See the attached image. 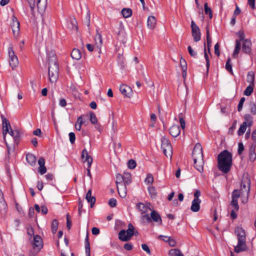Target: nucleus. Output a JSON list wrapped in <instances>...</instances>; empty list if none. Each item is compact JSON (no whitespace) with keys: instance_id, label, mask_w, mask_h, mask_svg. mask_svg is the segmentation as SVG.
<instances>
[{"instance_id":"nucleus-47","label":"nucleus","mask_w":256,"mask_h":256,"mask_svg":"<svg viewBox=\"0 0 256 256\" xmlns=\"http://www.w3.org/2000/svg\"><path fill=\"white\" fill-rule=\"evenodd\" d=\"M246 126H246V123H242V124H241L238 132V136H242L244 133Z\"/></svg>"},{"instance_id":"nucleus-44","label":"nucleus","mask_w":256,"mask_h":256,"mask_svg":"<svg viewBox=\"0 0 256 256\" xmlns=\"http://www.w3.org/2000/svg\"><path fill=\"white\" fill-rule=\"evenodd\" d=\"M242 192L238 190H234L232 194V199L238 200L240 194H242Z\"/></svg>"},{"instance_id":"nucleus-35","label":"nucleus","mask_w":256,"mask_h":256,"mask_svg":"<svg viewBox=\"0 0 256 256\" xmlns=\"http://www.w3.org/2000/svg\"><path fill=\"white\" fill-rule=\"evenodd\" d=\"M170 256H184L180 250L177 248L172 249L169 251Z\"/></svg>"},{"instance_id":"nucleus-28","label":"nucleus","mask_w":256,"mask_h":256,"mask_svg":"<svg viewBox=\"0 0 256 256\" xmlns=\"http://www.w3.org/2000/svg\"><path fill=\"white\" fill-rule=\"evenodd\" d=\"M150 213L151 220H154L155 222H162V219L160 214L154 210L152 209Z\"/></svg>"},{"instance_id":"nucleus-12","label":"nucleus","mask_w":256,"mask_h":256,"mask_svg":"<svg viewBox=\"0 0 256 256\" xmlns=\"http://www.w3.org/2000/svg\"><path fill=\"white\" fill-rule=\"evenodd\" d=\"M150 206V202H148L146 204L139 202L136 204V208L140 212L141 214H143L147 213L148 210H152V208Z\"/></svg>"},{"instance_id":"nucleus-22","label":"nucleus","mask_w":256,"mask_h":256,"mask_svg":"<svg viewBox=\"0 0 256 256\" xmlns=\"http://www.w3.org/2000/svg\"><path fill=\"white\" fill-rule=\"evenodd\" d=\"M156 24V20L154 16H150L147 20V26L148 28L152 30L154 28Z\"/></svg>"},{"instance_id":"nucleus-17","label":"nucleus","mask_w":256,"mask_h":256,"mask_svg":"<svg viewBox=\"0 0 256 256\" xmlns=\"http://www.w3.org/2000/svg\"><path fill=\"white\" fill-rule=\"evenodd\" d=\"M252 43L250 40L245 39L242 42V50L246 54H250L251 52Z\"/></svg>"},{"instance_id":"nucleus-7","label":"nucleus","mask_w":256,"mask_h":256,"mask_svg":"<svg viewBox=\"0 0 256 256\" xmlns=\"http://www.w3.org/2000/svg\"><path fill=\"white\" fill-rule=\"evenodd\" d=\"M250 180L248 176H244L242 177L241 185L240 191L242 192V195H246V199H248V194L250 190ZM247 200H246V201Z\"/></svg>"},{"instance_id":"nucleus-29","label":"nucleus","mask_w":256,"mask_h":256,"mask_svg":"<svg viewBox=\"0 0 256 256\" xmlns=\"http://www.w3.org/2000/svg\"><path fill=\"white\" fill-rule=\"evenodd\" d=\"M71 56L73 59L79 60L82 57L80 51L77 48H74L71 52Z\"/></svg>"},{"instance_id":"nucleus-62","label":"nucleus","mask_w":256,"mask_h":256,"mask_svg":"<svg viewBox=\"0 0 256 256\" xmlns=\"http://www.w3.org/2000/svg\"><path fill=\"white\" fill-rule=\"evenodd\" d=\"M201 192L199 190H196V192L194 193V200H201L199 198L200 196Z\"/></svg>"},{"instance_id":"nucleus-24","label":"nucleus","mask_w":256,"mask_h":256,"mask_svg":"<svg viewBox=\"0 0 256 256\" xmlns=\"http://www.w3.org/2000/svg\"><path fill=\"white\" fill-rule=\"evenodd\" d=\"M126 184H120L117 186V189L120 196L124 198L126 196Z\"/></svg>"},{"instance_id":"nucleus-30","label":"nucleus","mask_w":256,"mask_h":256,"mask_svg":"<svg viewBox=\"0 0 256 256\" xmlns=\"http://www.w3.org/2000/svg\"><path fill=\"white\" fill-rule=\"evenodd\" d=\"M244 122L243 123H246V126H250L252 124V118L250 114H246L244 116Z\"/></svg>"},{"instance_id":"nucleus-26","label":"nucleus","mask_w":256,"mask_h":256,"mask_svg":"<svg viewBox=\"0 0 256 256\" xmlns=\"http://www.w3.org/2000/svg\"><path fill=\"white\" fill-rule=\"evenodd\" d=\"M201 200H193L190 206V210L193 212H198L200 210Z\"/></svg>"},{"instance_id":"nucleus-42","label":"nucleus","mask_w":256,"mask_h":256,"mask_svg":"<svg viewBox=\"0 0 256 256\" xmlns=\"http://www.w3.org/2000/svg\"><path fill=\"white\" fill-rule=\"evenodd\" d=\"M250 160L253 162L255 160L256 158V155L255 154L254 148L253 147H251L250 149V156H249Z\"/></svg>"},{"instance_id":"nucleus-23","label":"nucleus","mask_w":256,"mask_h":256,"mask_svg":"<svg viewBox=\"0 0 256 256\" xmlns=\"http://www.w3.org/2000/svg\"><path fill=\"white\" fill-rule=\"evenodd\" d=\"M126 231L128 238H124V240H129L134 234V227L132 224H128V229Z\"/></svg>"},{"instance_id":"nucleus-6","label":"nucleus","mask_w":256,"mask_h":256,"mask_svg":"<svg viewBox=\"0 0 256 256\" xmlns=\"http://www.w3.org/2000/svg\"><path fill=\"white\" fill-rule=\"evenodd\" d=\"M161 147L164 154L167 156L172 158V148L171 144L168 138L163 136L161 140Z\"/></svg>"},{"instance_id":"nucleus-58","label":"nucleus","mask_w":256,"mask_h":256,"mask_svg":"<svg viewBox=\"0 0 256 256\" xmlns=\"http://www.w3.org/2000/svg\"><path fill=\"white\" fill-rule=\"evenodd\" d=\"M12 137H13L15 142H18L19 141V139L20 138V132L18 130H16V132L14 134Z\"/></svg>"},{"instance_id":"nucleus-20","label":"nucleus","mask_w":256,"mask_h":256,"mask_svg":"<svg viewBox=\"0 0 256 256\" xmlns=\"http://www.w3.org/2000/svg\"><path fill=\"white\" fill-rule=\"evenodd\" d=\"M170 134L174 137L178 136L180 132V128L178 125H174L170 128Z\"/></svg>"},{"instance_id":"nucleus-13","label":"nucleus","mask_w":256,"mask_h":256,"mask_svg":"<svg viewBox=\"0 0 256 256\" xmlns=\"http://www.w3.org/2000/svg\"><path fill=\"white\" fill-rule=\"evenodd\" d=\"M68 28L72 31V33L78 32V22L76 18L73 17H70L69 22L68 24Z\"/></svg>"},{"instance_id":"nucleus-53","label":"nucleus","mask_w":256,"mask_h":256,"mask_svg":"<svg viewBox=\"0 0 256 256\" xmlns=\"http://www.w3.org/2000/svg\"><path fill=\"white\" fill-rule=\"evenodd\" d=\"M72 222L68 214H66V228L68 230L71 228Z\"/></svg>"},{"instance_id":"nucleus-60","label":"nucleus","mask_w":256,"mask_h":256,"mask_svg":"<svg viewBox=\"0 0 256 256\" xmlns=\"http://www.w3.org/2000/svg\"><path fill=\"white\" fill-rule=\"evenodd\" d=\"M38 172L42 175L44 174L46 172V168L45 166H39Z\"/></svg>"},{"instance_id":"nucleus-14","label":"nucleus","mask_w":256,"mask_h":256,"mask_svg":"<svg viewBox=\"0 0 256 256\" xmlns=\"http://www.w3.org/2000/svg\"><path fill=\"white\" fill-rule=\"evenodd\" d=\"M120 90L122 94L126 97L130 98V96H132V88L127 85H121L120 87Z\"/></svg>"},{"instance_id":"nucleus-10","label":"nucleus","mask_w":256,"mask_h":256,"mask_svg":"<svg viewBox=\"0 0 256 256\" xmlns=\"http://www.w3.org/2000/svg\"><path fill=\"white\" fill-rule=\"evenodd\" d=\"M2 123V134L4 140H6V136L8 130H11V126L8 120L3 114L0 115Z\"/></svg>"},{"instance_id":"nucleus-41","label":"nucleus","mask_w":256,"mask_h":256,"mask_svg":"<svg viewBox=\"0 0 256 256\" xmlns=\"http://www.w3.org/2000/svg\"><path fill=\"white\" fill-rule=\"evenodd\" d=\"M116 186L120 184H125L122 176L120 174H117L116 176Z\"/></svg>"},{"instance_id":"nucleus-37","label":"nucleus","mask_w":256,"mask_h":256,"mask_svg":"<svg viewBox=\"0 0 256 256\" xmlns=\"http://www.w3.org/2000/svg\"><path fill=\"white\" fill-rule=\"evenodd\" d=\"M58 222L57 220L54 219L52 220L51 224V230L53 234L56 232L58 227Z\"/></svg>"},{"instance_id":"nucleus-46","label":"nucleus","mask_w":256,"mask_h":256,"mask_svg":"<svg viewBox=\"0 0 256 256\" xmlns=\"http://www.w3.org/2000/svg\"><path fill=\"white\" fill-rule=\"evenodd\" d=\"M147 184H152L154 182V177L151 174H148L144 180Z\"/></svg>"},{"instance_id":"nucleus-51","label":"nucleus","mask_w":256,"mask_h":256,"mask_svg":"<svg viewBox=\"0 0 256 256\" xmlns=\"http://www.w3.org/2000/svg\"><path fill=\"white\" fill-rule=\"evenodd\" d=\"M26 230L28 234L30 236V237L32 236L34 237V236H35L34 234V228L31 225H29L28 227H26Z\"/></svg>"},{"instance_id":"nucleus-33","label":"nucleus","mask_w":256,"mask_h":256,"mask_svg":"<svg viewBox=\"0 0 256 256\" xmlns=\"http://www.w3.org/2000/svg\"><path fill=\"white\" fill-rule=\"evenodd\" d=\"M254 74L253 72L250 71L248 73L246 77V81L250 83V85L254 84Z\"/></svg>"},{"instance_id":"nucleus-21","label":"nucleus","mask_w":256,"mask_h":256,"mask_svg":"<svg viewBox=\"0 0 256 256\" xmlns=\"http://www.w3.org/2000/svg\"><path fill=\"white\" fill-rule=\"evenodd\" d=\"M94 40L96 46L100 50L102 45V36L100 34L98 30H96V34L94 37Z\"/></svg>"},{"instance_id":"nucleus-4","label":"nucleus","mask_w":256,"mask_h":256,"mask_svg":"<svg viewBox=\"0 0 256 256\" xmlns=\"http://www.w3.org/2000/svg\"><path fill=\"white\" fill-rule=\"evenodd\" d=\"M48 74L49 80L53 83L56 81L58 78L59 66L58 62L48 64Z\"/></svg>"},{"instance_id":"nucleus-64","label":"nucleus","mask_w":256,"mask_h":256,"mask_svg":"<svg viewBox=\"0 0 256 256\" xmlns=\"http://www.w3.org/2000/svg\"><path fill=\"white\" fill-rule=\"evenodd\" d=\"M69 138L70 141L71 142V144H74L76 140L75 134L72 132H70L69 134Z\"/></svg>"},{"instance_id":"nucleus-34","label":"nucleus","mask_w":256,"mask_h":256,"mask_svg":"<svg viewBox=\"0 0 256 256\" xmlns=\"http://www.w3.org/2000/svg\"><path fill=\"white\" fill-rule=\"evenodd\" d=\"M85 251L86 256H90V244L88 241V234H87L86 240H85Z\"/></svg>"},{"instance_id":"nucleus-9","label":"nucleus","mask_w":256,"mask_h":256,"mask_svg":"<svg viewBox=\"0 0 256 256\" xmlns=\"http://www.w3.org/2000/svg\"><path fill=\"white\" fill-rule=\"evenodd\" d=\"M191 28L192 36L194 38V41L196 42H198L200 40L201 33L200 28L194 20H192L191 22Z\"/></svg>"},{"instance_id":"nucleus-18","label":"nucleus","mask_w":256,"mask_h":256,"mask_svg":"<svg viewBox=\"0 0 256 256\" xmlns=\"http://www.w3.org/2000/svg\"><path fill=\"white\" fill-rule=\"evenodd\" d=\"M46 58L48 59V64L54 62H58L56 61V58L55 52L52 50H46Z\"/></svg>"},{"instance_id":"nucleus-15","label":"nucleus","mask_w":256,"mask_h":256,"mask_svg":"<svg viewBox=\"0 0 256 256\" xmlns=\"http://www.w3.org/2000/svg\"><path fill=\"white\" fill-rule=\"evenodd\" d=\"M82 158L83 160L85 158L84 162H87L88 167L90 168L92 162V158L88 154L87 150H86V149H84L82 151Z\"/></svg>"},{"instance_id":"nucleus-43","label":"nucleus","mask_w":256,"mask_h":256,"mask_svg":"<svg viewBox=\"0 0 256 256\" xmlns=\"http://www.w3.org/2000/svg\"><path fill=\"white\" fill-rule=\"evenodd\" d=\"M253 86L254 85H250L248 86L245 90L244 91V94H245L246 96H250L254 90Z\"/></svg>"},{"instance_id":"nucleus-19","label":"nucleus","mask_w":256,"mask_h":256,"mask_svg":"<svg viewBox=\"0 0 256 256\" xmlns=\"http://www.w3.org/2000/svg\"><path fill=\"white\" fill-rule=\"evenodd\" d=\"M7 204L4 199V194L2 190L0 188V212H6Z\"/></svg>"},{"instance_id":"nucleus-11","label":"nucleus","mask_w":256,"mask_h":256,"mask_svg":"<svg viewBox=\"0 0 256 256\" xmlns=\"http://www.w3.org/2000/svg\"><path fill=\"white\" fill-rule=\"evenodd\" d=\"M32 245L34 248H37L38 251L43 248L42 239L38 234L34 236Z\"/></svg>"},{"instance_id":"nucleus-38","label":"nucleus","mask_w":256,"mask_h":256,"mask_svg":"<svg viewBox=\"0 0 256 256\" xmlns=\"http://www.w3.org/2000/svg\"><path fill=\"white\" fill-rule=\"evenodd\" d=\"M148 192L152 198H155L157 196V192H156V188L152 186H149L148 188Z\"/></svg>"},{"instance_id":"nucleus-5","label":"nucleus","mask_w":256,"mask_h":256,"mask_svg":"<svg viewBox=\"0 0 256 256\" xmlns=\"http://www.w3.org/2000/svg\"><path fill=\"white\" fill-rule=\"evenodd\" d=\"M48 0H28V4L32 11H33L36 6L38 12L42 13L45 11L47 6Z\"/></svg>"},{"instance_id":"nucleus-49","label":"nucleus","mask_w":256,"mask_h":256,"mask_svg":"<svg viewBox=\"0 0 256 256\" xmlns=\"http://www.w3.org/2000/svg\"><path fill=\"white\" fill-rule=\"evenodd\" d=\"M230 58H228L226 64V70L230 72V74H232V64H230Z\"/></svg>"},{"instance_id":"nucleus-16","label":"nucleus","mask_w":256,"mask_h":256,"mask_svg":"<svg viewBox=\"0 0 256 256\" xmlns=\"http://www.w3.org/2000/svg\"><path fill=\"white\" fill-rule=\"evenodd\" d=\"M12 28L14 33V34L15 35L16 33V34H18L20 31V24L17 18L14 16L12 18Z\"/></svg>"},{"instance_id":"nucleus-32","label":"nucleus","mask_w":256,"mask_h":256,"mask_svg":"<svg viewBox=\"0 0 256 256\" xmlns=\"http://www.w3.org/2000/svg\"><path fill=\"white\" fill-rule=\"evenodd\" d=\"M241 48V42L238 40L236 41V46L232 54L233 57H236L239 54Z\"/></svg>"},{"instance_id":"nucleus-54","label":"nucleus","mask_w":256,"mask_h":256,"mask_svg":"<svg viewBox=\"0 0 256 256\" xmlns=\"http://www.w3.org/2000/svg\"><path fill=\"white\" fill-rule=\"evenodd\" d=\"M84 117H85L84 115H82L78 117L76 122L82 126V125L84 124L86 122V120L84 118Z\"/></svg>"},{"instance_id":"nucleus-40","label":"nucleus","mask_w":256,"mask_h":256,"mask_svg":"<svg viewBox=\"0 0 256 256\" xmlns=\"http://www.w3.org/2000/svg\"><path fill=\"white\" fill-rule=\"evenodd\" d=\"M204 12L206 14H208L210 18H212V13L211 8L208 6V3L206 2L204 4Z\"/></svg>"},{"instance_id":"nucleus-63","label":"nucleus","mask_w":256,"mask_h":256,"mask_svg":"<svg viewBox=\"0 0 256 256\" xmlns=\"http://www.w3.org/2000/svg\"><path fill=\"white\" fill-rule=\"evenodd\" d=\"M188 52L192 56V57H196L197 54L196 52L192 49V48H191L190 46H188Z\"/></svg>"},{"instance_id":"nucleus-27","label":"nucleus","mask_w":256,"mask_h":256,"mask_svg":"<svg viewBox=\"0 0 256 256\" xmlns=\"http://www.w3.org/2000/svg\"><path fill=\"white\" fill-rule=\"evenodd\" d=\"M86 198L88 202L90 203V207L92 208L96 202V198L92 196V190H89L86 194Z\"/></svg>"},{"instance_id":"nucleus-2","label":"nucleus","mask_w":256,"mask_h":256,"mask_svg":"<svg viewBox=\"0 0 256 256\" xmlns=\"http://www.w3.org/2000/svg\"><path fill=\"white\" fill-rule=\"evenodd\" d=\"M192 156L194 159V164H196L198 162L200 164L198 167L196 166L197 170L200 172L203 171V165L204 162L203 160V154L202 151V146L199 143H197L193 150Z\"/></svg>"},{"instance_id":"nucleus-52","label":"nucleus","mask_w":256,"mask_h":256,"mask_svg":"<svg viewBox=\"0 0 256 256\" xmlns=\"http://www.w3.org/2000/svg\"><path fill=\"white\" fill-rule=\"evenodd\" d=\"M136 162L133 160H130L128 162V166L130 169H134L136 166Z\"/></svg>"},{"instance_id":"nucleus-45","label":"nucleus","mask_w":256,"mask_h":256,"mask_svg":"<svg viewBox=\"0 0 256 256\" xmlns=\"http://www.w3.org/2000/svg\"><path fill=\"white\" fill-rule=\"evenodd\" d=\"M124 238H128V236H126V230H121L118 233V238L122 241L127 242L128 240H124Z\"/></svg>"},{"instance_id":"nucleus-59","label":"nucleus","mask_w":256,"mask_h":256,"mask_svg":"<svg viewBox=\"0 0 256 256\" xmlns=\"http://www.w3.org/2000/svg\"><path fill=\"white\" fill-rule=\"evenodd\" d=\"M116 200L114 198H112L108 202V204L110 207L114 208L116 205Z\"/></svg>"},{"instance_id":"nucleus-55","label":"nucleus","mask_w":256,"mask_h":256,"mask_svg":"<svg viewBox=\"0 0 256 256\" xmlns=\"http://www.w3.org/2000/svg\"><path fill=\"white\" fill-rule=\"evenodd\" d=\"M250 112L252 114H256V104L253 102H251L250 104Z\"/></svg>"},{"instance_id":"nucleus-61","label":"nucleus","mask_w":256,"mask_h":256,"mask_svg":"<svg viewBox=\"0 0 256 256\" xmlns=\"http://www.w3.org/2000/svg\"><path fill=\"white\" fill-rule=\"evenodd\" d=\"M231 205L234 206V209L236 210H238L239 206L238 205V200H232L231 202Z\"/></svg>"},{"instance_id":"nucleus-48","label":"nucleus","mask_w":256,"mask_h":256,"mask_svg":"<svg viewBox=\"0 0 256 256\" xmlns=\"http://www.w3.org/2000/svg\"><path fill=\"white\" fill-rule=\"evenodd\" d=\"M90 120L92 124H96L98 122V119L96 116L92 112H90Z\"/></svg>"},{"instance_id":"nucleus-31","label":"nucleus","mask_w":256,"mask_h":256,"mask_svg":"<svg viewBox=\"0 0 256 256\" xmlns=\"http://www.w3.org/2000/svg\"><path fill=\"white\" fill-rule=\"evenodd\" d=\"M124 183L126 184H129L132 182V176L130 173L128 172H124L122 176Z\"/></svg>"},{"instance_id":"nucleus-36","label":"nucleus","mask_w":256,"mask_h":256,"mask_svg":"<svg viewBox=\"0 0 256 256\" xmlns=\"http://www.w3.org/2000/svg\"><path fill=\"white\" fill-rule=\"evenodd\" d=\"M121 13L124 18H128L132 16V10L128 8H124L122 10Z\"/></svg>"},{"instance_id":"nucleus-8","label":"nucleus","mask_w":256,"mask_h":256,"mask_svg":"<svg viewBox=\"0 0 256 256\" xmlns=\"http://www.w3.org/2000/svg\"><path fill=\"white\" fill-rule=\"evenodd\" d=\"M8 53L10 58V66L12 70H14L18 64V56L14 54L12 44L8 48Z\"/></svg>"},{"instance_id":"nucleus-25","label":"nucleus","mask_w":256,"mask_h":256,"mask_svg":"<svg viewBox=\"0 0 256 256\" xmlns=\"http://www.w3.org/2000/svg\"><path fill=\"white\" fill-rule=\"evenodd\" d=\"M27 162L32 166H34L36 164V157L32 154L28 153L26 155Z\"/></svg>"},{"instance_id":"nucleus-1","label":"nucleus","mask_w":256,"mask_h":256,"mask_svg":"<svg viewBox=\"0 0 256 256\" xmlns=\"http://www.w3.org/2000/svg\"><path fill=\"white\" fill-rule=\"evenodd\" d=\"M218 168L224 173H228L232 166V154L226 150L221 152L218 156Z\"/></svg>"},{"instance_id":"nucleus-56","label":"nucleus","mask_w":256,"mask_h":256,"mask_svg":"<svg viewBox=\"0 0 256 256\" xmlns=\"http://www.w3.org/2000/svg\"><path fill=\"white\" fill-rule=\"evenodd\" d=\"M180 64L182 70H187V64L185 60L182 57L180 60Z\"/></svg>"},{"instance_id":"nucleus-57","label":"nucleus","mask_w":256,"mask_h":256,"mask_svg":"<svg viewBox=\"0 0 256 256\" xmlns=\"http://www.w3.org/2000/svg\"><path fill=\"white\" fill-rule=\"evenodd\" d=\"M245 101V98L242 97L240 98L238 106V110L240 112L242 108L243 104Z\"/></svg>"},{"instance_id":"nucleus-39","label":"nucleus","mask_w":256,"mask_h":256,"mask_svg":"<svg viewBox=\"0 0 256 256\" xmlns=\"http://www.w3.org/2000/svg\"><path fill=\"white\" fill-rule=\"evenodd\" d=\"M141 220L142 223H149L152 222L150 216L148 214H141Z\"/></svg>"},{"instance_id":"nucleus-50","label":"nucleus","mask_w":256,"mask_h":256,"mask_svg":"<svg viewBox=\"0 0 256 256\" xmlns=\"http://www.w3.org/2000/svg\"><path fill=\"white\" fill-rule=\"evenodd\" d=\"M167 238V240H164L165 242H168L169 245L170 246L174 247L176 246V241L174 239L170 238V237L166 236Z\"/></svg>"},{"instance_id":"nucleus-3","label":"nucleus","mask_w":256,"mask_h":256,"mask_svg":"<svg viewBox=\"0 0 256 256\" xmlns=\"http://www.w3.org/2000/svg\"><path fill=\"white\" fill-rule=\"evenodd\" d=\"M235 233L238 238V244L234 247V252L236 253L246 250V234L244 230L240 227H238L235 230Z\"/></svg>"}]
</instances>
